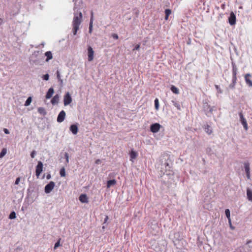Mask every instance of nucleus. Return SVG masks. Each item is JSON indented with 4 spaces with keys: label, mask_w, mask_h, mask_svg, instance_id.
<instances>
[{
    "label": "nucleus",
    "mask_w": 252,
    "mask_h": 252,
    "mask_svg": "<svg viewBox=\"0 0 252 252\" xmlns=\"http://www.w3.org/2000/svg\"><path fill=\"white\" fill-rule=\"evenodd\" d=\"M38 112L41 115L44 116L46 114V112L43 107H39L38 108Z\"/></svg>",
    "instance_id": "obj_25"
},
{
    "label": "nucleus",
    "mask_w": 252,
    "mask_h": 252,
    "mask_svg": "<svg viewBox=\"0 0 252 252\" xmlns=\"http://www.w3.org/2000/svg\"><path fill=\"white\" fill-rule=\"evenodd\" d=\"M229 23L231 25H233L236 23V16L233 12L230 13L229 17Z\"/></svg>",
    "instance_id": "obj_10"
},
{
    "label": "nucleus",
    "mask_w": 252,
    "mask_h": 252,
    "mask_svg": "<svg viewBox=\"0 0 252 252\" xmlns=\"http://www.w3.org/2000/svg\"><path fill=\"white\" fill-rule=\"evenodd\" d=\"M46 57H47L46 61L48 62L49 60L52 59V54L50 51H47L45 54Z\"/></svg>",
    "instance_id": "obj_21"
},
{
    "label": "nucleus",
    "mask_w": 252,
    "mask_h": 252,
    "mask_svg": "<svg viewBox=\"0 0 252 252\" xmlns=\"http://www.w3.org/2000/svg\"><path fill=\"white\" fill-rule=\"evenodd\" d=\"M49 76L48 74H45L43 76V79L46 81H47L49 80Z\"/></svg>",
    "instance_id": "obj_36"
},
{
    "label": "nucleus",
    "mask_w": 252,
    "mask_h": 252,
    "mask_svg": "<svg viewBox=\"0 0 252 252\" xmlns=\"http://www.w3.org/2000/svg\"><path fill=\"white\" fill-rule=\"evenodd\" d=\"M60 240L61 239H60L55 244V246H54V249L56 250L58 247H59L60 246Z\"/></svg>",
    "instance_id": "obj_34"
},
{
    "label": "nucleus",
    "mask_w": 252,
    "mask_h": 252,
    "mask_svg": "<svg viewBox=\"0 0 252 252\" xmlns=\"http://www.w3.org/2000/svg\"><path fill=\"white\" fill-rule=\"evenodd\" d=\"M116 184V181L115 179L108 181L107 182V188H110L111 186L115 185Z\"/></svg>",
    "instance_id": "obj_19"
},
{
    "label": "nucleus",
    "mask_w": 252,
    "mask_h": 252,
    "mask_svg": "<svg viewBox=\"0 0 252 252\" xmlns=\"http://www.w3.org/2000/svg\"><path fill=\"white\" fill-rule=\"evenodd\" d=\"M55 183L53 181L50 182L49 184L45 187V192L46 193H50L54 189L55 187Z\"/></svg>",
    "instance_id": "obj_4"
},
{
    "label": "nucleus",
    "mask_w": 252,
    "mask_h": 252,
    "mask_svg": "<svg viewBox=\"0 0 252 252\" xmlns=\"http://www.w3.org/2000/svg\"><path fill=\"white\" fill-rule=\"evenodd\" d=\"M204 129L205 132L207 133L208 134H211L212 133V130L210 128V126L208 125L205 126Z\"/></svg>",
    "instance_id": "obj_23"
},
{
    "label": "nucleus",
    "mask_w": 252,
    "mask_h": 252,
    "mask_svg": "<svg viewBox=\"0 0 252 252\" xmlns=\"http://www.w3.org/2000/svg\"><path fill=\"white\" fill-rule=\"evenodd\" d=\"M225 213L227 219L230 218V212L228 209H226L225 210Z\"/></svg>",
    "instance_id": "obj_32"
},
{
    "label": "nucleus",
    "mask_w": 252,
    "mask_h": 252,
    "mask_svg": "<svg viewBox=\"0 0 252 252\" xmlns=\"http://www.w3.org/2000/svg\"><path fill=\"white\" fill-rule=\"evenodd\" d=\"M170 90L175 94H179V89L175 86H171Z\"/></svg>",
    "instance_id": "obj_20"
},
{
    "label": "nucleus",
    "mask_w": 252,
    "mask_h": 252,
    "mask_svg": "<svg viewBox=\"0 0 252 252\" xmlns=\"http://www.w3.org/2000/svg\"><path fill=\"white\" fill-rule=\"evenodd\" d=\"M4 132L6 134H9V131L7 128H4L3 130Z\"/></svg>",
    "instance_id": "obj_42"
},
{
    "label": "nucleus",
    "mask_w": 252,
    "mask_h": 252,
    "mask_svg": "<svg viewBox=\"0 0 252 252\" xmlns=\"http://www.w3.org/2000/svg\"><path fill=\"white\" fill-rule=\"evenodd\" d=\"M215 88L217 89V90L218 91V93L221 94L222 93V90L220 89V87L218 85H216Z\"/></svg>",
    "instance_id": "obj_35"
},
{
    "label": "nucleus",
    "mask_w": 252,
    "mask_h": 252,
    "mask_svg": "<svg viewBox=\"0 0 252 252\" xmlns=\"http://www.w3.org/2000/svg\"><path fill=\"white\" fill-rule=\"evenodd\" d=\"M172 103L173 104L174 106L179 110H181V106L179 102H178L176 101L172 100Z\"/></svg>",
    "instance_id": "obj_26"
},
{
    "label": "nucleus",
    "mask_w": 252,
    "mask_h": 252,
    "mask_svg": "<svg viewBox=\"0 0 252 252\" xmlns=\"http://www.w3.org/2000/svg\"><path fill=\"white\" fill-rule=\"evenodd\" d=\"M20 181V177H18L16 179V181L15 182V185H18L19 183V182Z\"/></svg>",
    "instance_id": "obj_41"
},
{
    "label": "nucleus",
    "mask_w": 252,
    "mask_h": 252,
    "mask_svg": "<svg viewBox=\"0 0 252 252\" xmlns=\"http://www.w3.org/2000/svg\"><path fill=\"white\" fill-rule=\"evenodd\" d=\"M129 156H130V160L132 161L133 159H135L137 158L138 154H137V152L133 151V150H131L129 153Z\"/></svg>",
    "instance_id": "obj_15"
},
{
    "label": "nucleus",
    "mask_w": 252,
    "mask_h": 252,
    "mask_svg": "<svg viewBox=\"0 0 252 252\" xmlns=\"http://www.w3.org/2000/svg\"><path fill=\"white\" fill-rule=\"evenodd\" d=\"M247 177L248 179H250V172L246 173Z\"/></svg>",
    "instance_id": "obj_43"
},
{
    "label": "nucleus",
    "mask_w": 252,
    "mask_h": 252,
    "mask_svg": "<svg viewBox=\"0 0 252 252\" xmlns=\"http://www.w3.org/2000/svg\"><path fill=\"white\" fill-rule=\"evenodd\" d=\"M65 112L64 111H61L57 117V122L59 123H62L63 122L65 119Z\"/></svg>",
    "instance_id": "obj_8"
},
{
    "label": "nucleus",
    "mask_w": 252,
    "mask_h": 252,
    "mask_svg": "<svg viewBox=\"0 0 252 252\" xmlns=\"http://www.w3.org/2000/svg\"><path fill=\"white\" fill-rule=\"evenodd\" d=\"M236 82L237 80H235V81H234V80H233V78H232V83L229 85V88L232 89H234L236 84Z\"/></svg>",
    "instance_id": "obj_30"
},
{
    "label": "nucleus",
    "mask_w": 252,
    "mask_h": 252,
    "mask_svg": "<svg viewBox=\"0 0 252 252\" xmlns=\"http://www.w3.org/2000/svg\"><path fill=\"white\" fill-rule=\"evenodd\" d=\"M232 78L235 81L237 79V67L235 63H232Z\"/></svg>",
    "instance_id": "obj_9"
},
{
    "label": "nucleus",
    "mask_w": 252,
    "mask_h": 252,
    "mask_svg": "<svg viewBox=\"0 0 252 252\" xmlns=\"http://www.w3.org/2000/svg\"><path fill=\"white\" fill-rule=\"evenodd\" d=\"M69 129L71 132L74 135L76 134L78 131V128L77 125H71L69 127Z\"/></svg>",
    "instance_id": "obj_12"
},
{
    "label": "nucleus",
    "mask_w": 252,
    "mask_h": 252,
    "mask_svg": "<svg viewBox=\"0 0 252 252\" xmlns=\"http://www.w3.org/2000/svg\"><path fill=\"white\" fill-rule=\"evenodd\" d=\"M65 158H66V161L67 162H68V154L67 153L65 154Z\"/></svg>",
    "instance_id": "obj_44"
},
{
    "label": "nucleus",
    "mask_w": 252,
    "mask_h": 252,
    "mask_svg": "<svg viewBox=\"0 0 252 252\" xmlns=\"http://www.w3.org/2000/svg\"><path fill=\"white\" fill-rule=\"evenodd\" d=\"M32 100V97H31V96L29 97L25 103V105L26 106H28L30 105V104L31 103Z\"/></svg>",
    "instance_id": "obj_29"
},
{
    "label": "nucleus",
    "mask_w": 252,
    "mask_h": 252,
    "mask_svg": "<svg viewBox=\"0 0 252 252\" xmlns=\"http://www.w3.org/2000/svg\"><path fill=\"white\" fill-rule=\"evenodd\" d=\"M155 107L156 110L159 109V101L158 98H156L155 100Z\"/></svg>",
    "instance_id": "obj_28"
},
{
    "label": "nucleus",
    "mask_w": 252,
    "mask_h": 252,
    "mask_svg": "<svg viewBox=\"0 0 252 252\" xmlns=\"http://www.w3.org/2000/svg\"><path fill=\"white\" fill-rule=\"evenodd\" d=\"M93 19H94V13L93 11H91V17L90 19V22L89 24V33H91L93 31Z\"/></svg>",
    "instance_id": "obj_14"
},
{
    "label": "nucleus",
    "mask_w": 252,
    "mask_h": 252,
    "mask_svg": "<svg viewBox=\"0 0 252 252\" xmlns=\"http://www.w3.org/2000/svg\"><path fill=\"white\" fill-rule=\"evenodd\" d=\"M88 61L89 62L92 61L94 59V51L92 47L89 46L88 48Z\"/></svg>",
    "instance_id": "obj_5"
},
{
    "label": "nucleus",
    "mask_w": 252,
    "mask_h": 252,
    "mask_svg": "<svg viewBox=\"0 0 252 252\" xmlns=\"http://www.w3.org/2000/svg\"><path fill=\"white\" fill-rule=\"evenodd\" d=\"M82 14L79 12L78 14H75L73 20V34H76V33L79 30V26L82 22Z\"/></svg>",
    "instance_id": "obj_1"
},
{
    "label": "nucleus",
    "mask_w": 252,
    "mask_h": 252,
    "mask_svg": "<svg viewBox=\"0 0 252 252\" xmlns=\"http://www.w3.org/2000/svg\"><path fill=\"white\" fill-rule=\"evenodd\" d=\"M161 127V126L158 123H155L154 124H152L150 126V130L153 133H157L158 132Z\"/></svg>",
    "instance_id": "obj_6"
},
{
    "label": "nucleus",
    "mask_w": 252,
    "mask_h": 252,
    "mask_svg": "<svg viewBox=\"0 0 252 252\" xmlns=\"http://www.w3.org/2000/svg\"><path fill=\"white\" fill-rule=\"evenodd\" d=\"M140 44H137L135 46L134 48L133 49V50H139L140 49Z\"/></svg>",
    "instance_id": "obj_39"
},
{
    "label": "nucleus",
    "mask_w": 252,
    "mask_h": 252,
    "mask_svg": "<svg viewBox=\"0 0 252 252\" xmlns=\"http://www.w3.org/2000/svg\"><path fill=\"white\" fill-rule=\"evenodd\" d=\"M7 150L6 148H3L0 153V158H2L6 154Z\"/></svg>",
    "instance_id": "obj_27"
},
{
    "label": "nucleus",
    "mask_w": 252,
    "mask_h": 252,
    "mask_svg": "<svg viewBox=\"0 0 252 252\" xmlns=\"http://www.w3.org/2000/svg\"><path fill=\"white\" fill-rule=\"evenodd\" d=\"M16 218V214L14 212H11L9 216L10 219H14Z\"/></svg>",
    "instance_id": "obj_33"
},
{
    "label": "nucleus",
    "mask_w": 252,
    "mask_h": 252,
    "mask_svg": "<svg viewBox=\"0 0 252 252\" xmlns=\"http://www.w3.org/2000/svg\"><path fill=\"white\" fill-rule=\"evenodd\" d=\"M244 168L246 171V173L250 172V164L249 162H245L244 163Z\"/></svg>",
    "instance_id": "obj_24"
},
{
    "label": "nucleus",
    "mask_w": 252,
    "mask_h": 252,
    "mask_svg": "<svg viewBox=\"0 0 252 252\" xmlns=\"http://www.w3.org/2000/svg\"><path fill=\"white\" fill-rule=\"evenodd\" d=\"M230 228L232 229H233L234 228V227L232 226V225L231 224V226H230Z\"/></svg>",
    "instance_id": "obj_48"
},
{
    "label": "nucleus",
    "mask_w": 252,
    "mask_h": 252,
    "mask_svg": "<svg viewBox=\"0 0 252 252\" xmlns=\"http://www.w3.org/2000/svg\"><path fill=\"white\" fill-rule=\"evenodd\" d=\"M112 36L115 39H118L119 38L118 35L116 33L112 34Z\"/></svg>",
    "instance_id": "obj_38"
},
{
    "label": "nucleus",
    "mask_w": 252,
    "mask_h": 252,
    "mask_svg": "<svg viewBox=\"0 0 252 252\" xmlns=\"http://www.w3.org/2000/svg\"><path fill=\"white\" fill-rule=\"evenodd\" d=\"M247 197L249 201H252V191L250 189H247Z\"/></svg>",
    "instance_id": "obj_18"
},
{
    "label": "nucleus",
    "mask_w": 252,
    "mask_h": 252,
    "mask_svg": "<svg viewBox=\"0 0 252 252\" xmlns=\"http://www.w3.org/2000/svg\"><path fill=\"white\" fill-rule=\"evenodd\" d=\"M54 93V90L53 88H50L48 90V91L46 94V96H45L46 98V99L50 98L52 96Z\"/></svg>",
    "instance_id": "obj_16"
},
{
    "label": "nucleus",
    "mask_w": 252,
    "mask_h": 252,
    "mask_svg": "<svg viewBox=\"0 0 252 252\" xmlns=\"http://www.w3.org/2000/svg\"><path fill=\"white\" fill-rule=\"evenodd\" d=\"M35 154H36V152L35 151H33L31 154V156L32 158H34V157H35Z\"/></svg>",
    "instance_id": "obj_40"
},
{
    "label": "nucleus",
    "mask_w": 252,
    "mask_h": 252,
    "mask_svg": "<svg viewBox=\"0 0 252 252\" xmlns=\"http://www.w3.org/2000/svg\"><path fill=\"white\" fill-rule=\"evenodd\" d=\"M57 78H58L59 81H61V83H63V80L62 79H61V75H60V72L59 71H57Z\"/></svg>",
    "instance_id": "obj_37"
},
{
    "label": "nucleus",
    "mask_w": 252,
    "mask_h": 252,
    "mask_svg": "<svg viewBox=\"0 0 252 252\" xmlns=\"http://www.w3.org/2000/svg\"><path fill=\"white\" fill-rule=\"evenodd\" d=\"M79 199L82 203H88V198L87 195L85 194H81L79 197Z\"/></svg>",
    "instance_id": "obj_13"
},
{
    "label": "nucleus",
    "mask_w": 252,
    "mask_h": 252,
    "mask_svg": "<svg viewBox=\"0 0 252 252\" xmlns=\"http://www.w3.org/2000/svg\"><path fill=\"white\" fill-rule=\"evenodd\" d=\"M50 178V175H48L47 177V179H49Z\"/></svg>",
    "instance_id": "obj_49"
},
{
    "label": "nucleus",
    "mask_w": 252,
    "mask_h": 252,
    "mask_svg": "<svg viewBox=\"0 0 252 252\" xmlns=\"http://www.w3.org/2000/svg\"><path fill=\"white\" fill-rule=\"evenodd\" d=\"M95 162L96 164H99V163H100L101 161L100 159H97L95 160Z\"/></svg>",
    "instance_id": "obj_46"
},
{
    "label": "nucleus",
    "mask_w": 252,
    "mask_h": 252,
    "mask_svg": "<svg viewBox=\"0 0 252 252\" xmlns=\"http://www.w3.org/2000/svg\"><path fill=\"white\" fill-rule=\"evenodd\" d=\"M251 75L249 73L245 75V80L246 84L250 87H252V81L250 79Z\"/></svg>",
    "instance_id": "obj_11"
},
{
    "label": "nucleus",
    "mask_w": 252,
    "mask_h": 252,
    "mask_svg": "<svg viewBox=\"0 0 252 252\" xmlns=\"http://www.w3.org/2000/svg\"><path fill=\"white\" fill-rule=\"evenodd\" d=\"M43 163L41 161L38 162L35 169V175L37 178L40 175L43 171Z\"/></svg>",
    "instance_id": "obj_2"
},
{
    "label": "nucleus",
    "mask_w": 252,
    "mask_h": 252,
    "mask_svg": "<svg viewBox=\"0 0 252 252\" xmlns=\"http://www.w3.org/2000/svg\"><path fill=\"white\" fill-rule=\"evenodd\" d=\"M59 95L57 94L52 98L51 100V102L52 104H58L59 101Z\"/></svg>",
    "instance_id": "obj_17"
},
{
    "label": "nucleus",
    "mask_w": 252,
    "mask_h": 252,
    "mask_svg": "<svg viewBox=\"0 0 252 252\" xmlns=\"http://www.w3.org/2000/svg\"><path fill=\"white\" fill-rule=\"evenodd\" d=\"M228 222H229L230 226H231L232 223H231V219L230 218L228 219Z\"/></svg>",
    "instance_id": "obj_47"
},
{
    "label": "nucleus",
    "mask_w": 252,
    "mask_h": 252,
    "mask_svg": "<svg viewBox=\"0 0 252 252\" xmlns=\"http://www.w3.org/2000/svg\"><path fill=\"white\" fill-rule=\"evenodd\" d=\"M109 218L108 216H106L105 218L104 219V223H106L107 221L108 220Z\"/></svg>",
    "instance_id": "obj_45"
},
{
    "label": "nucleus",
    "mask_w": 252,
    "mask_h": 252,
    "mask_svg": "<svg viewBox=\"0 0 252 252\" xmlns=\"http://www.w3.org/2000/svg\"><path fill=\"white\" fill-rule=\"evenodd\" d=\"M165 20H167L168 19L169 16L171 14V10L169 9H166L165 10Z\"/></svg>",
    "instance_id": "obj_22"
},
{
    "label": "nucleus",
    "mask_w": 252,
    "mask_h": 252,
    "mask_svg": "<svg viewBox=\"0 0 252 252\" xmlns=\"http://www.w3.org/2000/svg\"><path fill=\"white\" fill-rule=\"evenodd\" d=\"M60 174L61 177H65V169L64 167L62 168L60 170Z\"/></svg>",
    "instance_id": "obj_31"
},
{
    "label": "nucleus",
    "mask_w": 252,
    "mask_h": 252,
    "mask_svg": "<svg viewBox=\"0 0 252 252\" xmlns=\"http://www.w3.org/2000/svg\"><path fill=\"white\" fill-rule=\"evenodd\" d=\"M72 102V98L69 92L65 94L63 97V103L65 106L69 105Z\"/></svg>",
    "instance_id": "obj_3"
},
{
    "label": "nucleus",
    "mask_w": 252,
    "mask_h": 252,
    "mask_svg": "<svg viewBox=\"0 0 252 252\" xmlns=\"http://www.w3.org/2000/svg\"><path fill=\"white\" fill-rule=\"evenodd\" d=\"M239 116L240 117L241 122L244 126V129L246 130H248V127L247 122L246 119L244 117L243 113L242 112H240Z\"/></svg>",
    "instance_id": "obj_7"
}]
</instances>
